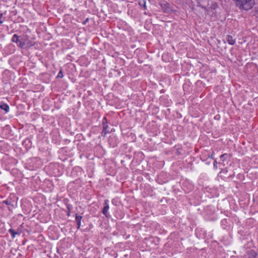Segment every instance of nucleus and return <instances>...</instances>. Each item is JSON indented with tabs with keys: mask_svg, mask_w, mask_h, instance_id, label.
I'll return each instance as SVG.
<instances>
[{
	"mask_svg": "<svg viewBox=\"0 0 258 258\" xmlns=\"http://www.w3.org/2000/svg\"><path fill=\"white\" fill-rule=\"evenodd\" d=\"M236 5L240 9L249 10L254 5V0H235Z\"/></svg>",
	"mask_w": 258,
	"mask_h": 258,
	"instance_id": "obj_1",
	"label": "nucleus"
},
{
	"mask_svg": "<svg viewBox=\"0 0 258 258\" xmlns=\"http://www.w3.org/2000/svg\"><path fill=\"white\" fill-rule=\"evenodd\" d=\"M145 2L144 0H141L139 2V5L141 6H143L145 8L146 7Z\"/></svg>",
	"mask_w": 258,
	"mask_h": 258,
	"instance_id": "obj_11",
	"label": "nucleus"
},
{
	"mask_svg": "<svg viewBox=\"0 0 258 258\" xmlns=\"http://www.w3.org/2000/svg\"><path fill=\"white\" fill-rule=\"evenodd\" d=\"M256 253L254 251H250L248 253V257L246 258H256Z\"/></svg>",
	"mask_w": 258,
	"mask_h": 258,
	"instance_id": "obj_8",
	"label": "nucleus"
},
{
	"mask_svg": "<svg viewBox=\"0 0 258 258\" xmlns=\"http://www.w3.org/2000/svg\"><path fill=\"white\" fill-rule=\"evenodd\" d=\"M161 6L165 12L168 11L169 9V5L168 3L161 4Z\"/></svg>",
	"mask_w": 258,
	"mask_h": 258,
	"instance_id": "obj_7",
	"label": "nucleus"
},
{
	"mask_svg": "<svg viewBox=\"0 0 258 258\" xmlns=\"http://www.w3.org/2000/svg\"><path fill=\"white\" fill-rule=\"evenodd\" d=\"M0 108L4 110L6 113L8 112L10 110V107L7 104L3 103L0 105Z\"/></svg>",
	"mask_w": 258,
	"mask_h": 258,
	"instance_id": "obj_6",
	"label": "nucleus"
},
{
	"mask_svg": "<svg viewBox=\"0 0 258 258\" xmlns=\"http://www.w3.org/2000/svg\"><path fill=\"white\" fill-rule=\"evenodd\" d=\"M216 161H215V162H214V166H215V165H216Z\"/></svg>",
	"mask_w": 258,
	"mask_h": 258,
	"instance_id": "obj_17",
	"label": "nucleus"
},
{
	"mask_svg": "<svg viewBox=\"0 0 258 258\" xmlns=\"http://www.w3.org/2000/svg\"><path fill=\"white\" fill-rule=\"evenodd\" d=\"M9 232L11 234L13 238H15L16 235L18 234L17 232H15V230H14L12 229H10Z\"/></svg>",
	"mask_w": 258,
	"mask_h": 258,
	"instance_id": "obj_9",
	"label": "nucleus"
},
{
	"mask_svg": "<svg viewBox=\"0 0 258 258\" xmlns=\"http://www.w3.org/2000/svg\"><path fill=\"white\" fill-rule=\"evenodd\" d=\"M63 74L61 71H59V73L57 74V78H62L63 77Z\"/></svg>",
	"mask_w": 258,
	"mask_h": 258,
	"instance_id": "obj_12",
	"label": "nucleus"
},
{
	"mask_svg": "<svg viewBox=\"0 0 258 258\" xmlns=\"http://www.w3.org/2000/svg\"><path fill=\"white\" fill-rule=\"evenodd\" d=\"M226 40L230 45H234L235 43V40L233 39V37L231 35H227L226 36Z\"/></svg>",
	"mask_w": 258,
	"mask_h": 258,
	"instance_id": "obj_4",
	"label": "nucleus"
},
{
	"mask_svg": "<svg viewBox=\"0 0 258 258\" xmlns=\"http://www.w3.org/2000/svg\"><path fill=\"white\" fill-rule=\"evenodd\" d=\"M108 128L109 126L107 125V124H105V122H104L103 128L101 133V135L102 136L105 137L108 133H109Z\"/></svg>",
	"mask_w": 258,
	"mask_h": 258,
	"instance_id": "obj_3",
	"label": "nucleus"
},
{
	"mask_svg": "<svg viewBox=\"0 0 258 258\" xmlns=\"http://www.w3.org/2000/svg\"><path fill=\"white\" fill-rule=\"evenodd\" d=\"M2 16H3V14H1L0 15V25H1L3 23V21L2 20Z\"/></svg>",
	"mask_w": 258,
	"mask_h": 258,
	"instance_id": "obj_14",
	"label": "nucleus"
},
{
	"mask_svg": "<svg viewBox=\"0 0 258 258\" xmlns=\"http://www.w3.org/2000/svg\"><path fill=\"white\" fill-rule=\"evenodd\" d=\"M104 122H105V124H107V119L105 117H103V120H102L103 125H104Z\"/></svg>",
	"mask_w": 258,
	"mask_h": 258,
	"instance_id": "obj_13",
	"label": "nucleus"
},
{
	"mask_svg": "<svg viewBox=\"0 0 258 258\" xmlns=\"http://www.w3.org/2000/svg\"><path fill=\"white\" fill-rule=\"evenodd\" d=\"M82 219V217L81 216L78 215H76V221L77 224V229H78L81 227Z\"/></svg>",
	"mask_w": 258,
	"mask_h": 258,
	"instance_id": "obj_5",
	"label": "nucleus"
},
{
	"mask_svg": "<svg viewBox=\"0 0 258 258\" xmlns=\"http://www.w3.org/2000/svg\"><path fill=\"white\" fill-rule=\"evenodd\" d=\"M3 203L6 204V205H9V204L8 201H4L3 202Z\"/></svg>",
	"mask_w": 258,
	"mask_h": 258,
	"instance_id": "obj_16",
	"label": "nucleus"
},
{
	"mask_svg": "<svg viewBox=\"0 0 258 258\" xmlns=\"http://www.w3.org/2000/svg\"><path fill=\"white\" fill-rule=\"evenodd\" d=\"M109 209V206L108 204V201L105 200L104 202V208L102 210V213L106 217H108L109 216V214L108 213V210Z\"/></svg>",
	"mask_w": 258,
	"mask_h": 258,
	"instance_id": "obj_2",
	"label": "nucleus"
},
{
	"mask_svg": "<svg viewBox=\"0 0 258 258\" xmlns=\"http://www.w3.org/2000/svg\"><path fill=\"white\" fill-rule=\"evenodd\" d=\"M12 41L17 43L19 41V36L17 34H14L12 38Z\"/></svg>",
	"mask_w": 258,
	"mask_h": 258,
	"instance_id": "obj_10",
	"label": "nucleus"
},
{
	"mask_svg": "<svg viewBox=\"0 0 258 258\" xmlns=\"http://www.w3.org/2000/svg\"><path fill=\"white\" fill-rule=\"evenodd\" d=\"M227 156V155L226 154H224L220 156V157L222 159V158H224L225 156Z\"/></svg>",
	"mask_w": 258,
	"mask_h": 258,
	"instance_id": "obj_15",
	"label": "nucleus"
}]
</instances>
